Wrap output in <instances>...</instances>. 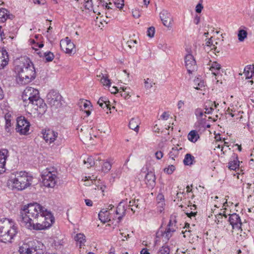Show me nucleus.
I'll return each instance as SVG.
<instances>
[{
    "label": "nucleus",
    "mask_w": 254,
    "mask_h": 254,
    "mask_svg": "<svg viewBox=\"0 0 254 254\" xmlns=\"http://www.w3.org/2000/svg\"><path fill=\"white\" fill-rule=\"evenodd\" d=\"M74 240L76 242L77 245H79L80 248L85 245L86 242L85 236L83 234L78 233L76 235L74 238Z\"/></svg>",
    "instance_id": "a878e982"
},
{
    "label": "nucleus",
    "mask_w": 254,
    "mask_h": 254,
    "mask_svg": "<svg viewBox=\"0 0 254 254\" xmlns=\"http://www.w3.org/2000/svg\"><path fill=\"white\" fill-rule=\"evenodd\" d=\"M84 164L86 165V167L89 168L95 164L94 159L92 156L87 157L86 159L83 161Z\"/></svg>",
    "instance_id": "72a5a7b5"
},
{
    "label": "nucleus",
    "mask_w": 254,
    "mask_h": 254,
    "mask_svg": "<svg viewBox=\"0 0 254 254\" xmlns=\"http://www.w3.org/2000/svg\"><path fill=\"white\" fill-rule=\"evenodd\" d=\"M22 98L24 106L31 104L39 114L43 115L47 110V105L39 96V91L32 87H27L23 92Z\"/></svg>",
    "instance_id": "7ed1b4c3"
},
{
    "label": "nucleus",
    "mask_w": 254,
    "mask_h": 254,
    "mask_svg": "<svg viewBox=\"0 0 254 254\" xmlns=\"http://www.w3.org/2000/svg\"><path fill=\"white\" fill-rule=\"evenodd\" d=\"M210 63L209 66L208 68H209V70L211 71L212 74L216 77L220 74V70L221 68V66L216 62H211L210 61ZM215 79H216L217 78L215 77Z\"/></svg>",
    "instance_id": "6ab92c4d"
},
{
    "label": "nucleus",
    "mask_w": 254,
    "mask_h": 254,
    "mask_svg": "<svg viewBox=\"0 0 254 254\" xmlns=\"http://www.w3.org/2000/svg\"><path fill=\"white\" fill-rule=\"evenodd\" d=\"M20 254H41L37 251L35 248L30 247L29 244L24 243L19 248Z\"/></svg>",
    "instance_id": "dca6fc26"
},
{
    "label": "nucleus",
    "mask_w": 254,
    "mask_h": 254,
    "mask_svg": "<svg viewBox=\"0 0 254 254\" xmlns=\"http://www.w3.org/2000/svg\"><path fill=\"white\" fill-rule=\"evenodd\" d=\"M139 125V120L137 118H132L128 124L129 127L135 131L136 132L138 131Z\"/></svg>",
    "instance_id": "4be33fe9"
},
{
    "label": "nucleus",
    "mask_w": 254,
    "mask_h": 254,
    "mask_svg": "<svg viewBox=\"0 0 254 254\" xmlns=\"http://www.w3.org/2000/svg\"><path fill=\"white\" fill-rule=\"evenodd\" d=\"M92 0H87L85 3V8L89 9L92 7Z\"/></svg>",
    "instance_id": "603ef678"
},
{
    "label": "nucleus",
    "mask_w": 254,
    "mask_h": 254,
    "mask_svg": "<svg viewBox=\"0 0 254 254\" xmlns=\"http://www.w3.org/2000/svg\"><path fill=\"white\" fill-rule=\"evenodd\" d=\"M112 168V165L110 162L106 161L103 164V165L102 167V170L105 172H108Z\"/></svg>",
    "instance_id": "c9c22d12"
},
{
    "label": "nucleus",
    "mask_w": 254,
    "mask_h": 254,
    "mask_svg": "<svg viewBox=\"0 0 254 254\" xmlns=\"http://www.w3.org/2000/svg\"><path fill=\"white\" fill-rule=\"evenodd\" d=\"M44 55L47 62H51L54 58V54L50 52L45 53Z\"/></svg>",
    "instance_id": "a19ab883"
},
{
    "label": "nucleus",
    "mask_w": 254,
    "mask_h": 254,
    "mask_svg": "<svg viewBox=\"0 0 254 254\" xmlns=\"http://www.w3.org/2000/svg\"><path fill=\"white\" fill-rule=\"evenodd\" d=\"M17 233V229L14 221L6 218L0 219V242H11Z\"/></svg>",
    "instance_id": "20e7f679"
},
{
    "label": "nucleus",
    "mask_w": 254,
    "mask_h": 254,
    "mask_svg": "<svg viewBox=\"0 0 254 254\" xmlns=\"http://www.w3.org/2000/svg\"><path fill=\"white\" fill-rule=\"evenodd\" d=\"M163 154L161 151H157L155 153V156L157 159H160L163 157Z\"/></svg>",
    "instance_id": "5fc2aeb1"
},
{
    "label": "nucleus",
    "mask_w": 254,
    "mask_h": 254,
    "mask_svg": "<svg viewBox=\"0 0 254 254\" xmlns=\"http://www.w3.org/2000/svg\"><path fill=\"white\" fill-rule=\"evenodd\" d=\"M155 83L153 82V81L151 79L147 78L144 79V84H145L144 85H145V88L147 89H150L151 87H152L153 85Z\"/></svg>",
    "instance_id": "e433bc0d"
},
{
    "label": "nucleus",
    "mask_w": 254,
    "mask_h": 254,
    "mask_svg": "<svg viewBox=\"0 0 254 254\" xmlns=\"http://www.w3.org/2000/svg\"><path fill=\"white\" fill-rule=\"evenodd\" d=\"M33 177L28 175L26 172L20 171L16 172L14 178H11L7 181V185L13 189L22 190L32 184Z\"/></svg>",
    "instance_id": "39448f33"
},
{
    "label": "nucleus",
    "mask_w": 254,
    "mask_h": 254,
    "mask_svg": "<svg viewBox=\"0 0 254 254\" xmlns=\"http://www.w3.org/2000/svg\"><path fill=\"white\" fill-rule=\"evenodd\" d=\"M235 112L237 111L233 110L232 109L228 108L226 112V115H230L232 117V114H235Z\"/></svg>",
    "instance_id": "6e6d98bb"
},
{
    "label": "nucleus",
    "mask_w": 254,
    "mask_h": 254,
    "mask_svg": "<svg viewBox=\"0 0 254 254\" xmlns=\"http://www.w3.org/2000/svg\"><path fill=\"white\" fill-rule=\"evenodd\" d=\"M15 71L17 74V81L21 84H26L36 77L34 65L27 57L21 58L16 62Z\"/></svg>",
    "instance_id": "f03ea898"
},
{
    "label": "nucleus",
    "mask_w": 254,
    "mask_h": 254,
    "mask_svg": "<svg viewBox=\"0 0 254 254\" xmlns=\"http://www.w3.org/2000/svg\"><path fill=\"white\" fill-rule=\"evenodd\" d=\"M187 54L185 58V66L189 73L190 74L197 68L196 61L191 54L190 50L187 49Z\"/></svg>",
    "instance_id": "1a4fd4ad"
},
{
    "label": "nucleus",
    "mask_w": 254,
    "mask_h": 254,
    "mask_svg": "<svg viewBox=\"0 0 254 254\" xmlns=\"http://www.w3.org/2000/svg\"><path fill=\"white\" fill-rule=\"evenodd\" d=\"M62 96L57 93H50L47 95L48 103L55 109L61 107Z\"/></svg>",
    "instance_id": "f8f14e48"
},
{
    "label": "nucleus",
    "mask_w": 254,
    "mask_h": 254,
    "mask_svg": "<svg viewBox=\"0 0 254 254\" xmlns=\"http://www.w3.org/2000/svg\"><path fill=\"white\" fill-rule=\"evenodd\" d=\"M158 254H170V249L168 246H163L159 251Z\"/></svg>",
    "instance_id": "58836bf2"
},
{
    "label": "nucleus",
    "mask_w": 254,
    "mask_h": 254,
    "mask_svg": "<svg viewBox=\"0 0 254 254\" xmlns=\"http://www.w3.org/2000/svg\"><path fill=\"white\" fill-rule=\"evenodd\" d=\"M205 109V113L209 114L212 113V111L214 110V108L211 106H210V107L207 108V106H206Z\"/></svg>",
    "instance_id": "864d4df0"
},
{
    "label": "nucleus",
    "mask_w": 254,
    "mask_h": 254,
    "mask_svg": "<svg viewBox=\"0 0 254 254\" xmlns=\"http://www.w3.org/2000/svg\"><path fill=\"white\" fill-rule=\"evenodd\" d=\"M21 224L29 230H42L50 227L54 217L45 207L37 203L29 204L21 212Z\"/></svg>",
    "instance_id": "f257e3e1"
},
{
    "label": "nucleus",
    "mask_w": 254,
    "mask_h": 254,
    "mask_svg": "<svg viewBox=\"0 0 254 254\" xmlns=\"http://www.w3.org/2000/svg\"><path fill=\"white\" fill-rule=\"evenodd\" d=\"M213 42L212 41L211 38L208 39V40L206 41L205 43V46L206 47H209L210 45H212Z\"/></svg>",
    "instance_id": "680f3d73"
},
{
    "label": "nucleus",
    "mask_w": 254,
    "mask_h": 254,
    "mask_svg": "<svg viewBox=\"0 0 254 254\" xmlns=\"http://www.w3.org/2000/svg\"><path fill=\"white\" fill-rule=\"evenodd\" d=\"M102 75L101 78L100 79L101 82L104 86H109L110 85V81L108 79V77Z\"/></svg>",
    "instance_id": "4c0bfd02"
},
{
    "label": "nucleus",
    "mask_w": 254,
    "mask_h": 254,
    "mask_svg": "<svg viewBox=\"0 0 254 254\" xmlns=\"http://www.w3.org/2000/svg\"><path fill=\"white\" fill-rule=\"evenodd\" d=\"M91 107L90 102L87 100L83 103L82 105H81V110L82 111H84L85 113L86 114V116L87 117L91 114V112L89 110Z\"/></svg>",
    "instance_id": "7c9ffc66"
},
{
    "label": "nucleus",
    "mask_w": 254,
    "mask_h": 254,
    "mask_svg": "<svg viewBox=\"0 0 254 254\" xmlns=\"http://www.w3.org/2000/svg\"><path fill=\"white\" fill-rule=\"evenodd\" d=\"M155 176L153 172H148L145 176V182L149 187H153L155 184Z\"/></svg>",
    "instance_id": "aec40b11"
},
{
    "label": "nucleus",
    "mask_w": 254,
    "mask_h": 254,
    "mask_svg": "<svg viewBox=\"0 0 254 254\" xmlns=\"http://www.w3.org/2000/svg\"><path fill=\"white\" fill-rule=\"evenodd\" d=\"M194 162V157L191 154H187L184 159L183 162L185 165L190 166L193 164Z\"/></svg>",
    "instance_id": "c756f323"
},
{
    "label": "nucleus",
    "mask_w": 254,
    "mask_h": 254,
    "mask_svg": "<svg viewBox=\"0 0 254 254\" xmlns=\"http://www.w3.org/2000/svg\"><path fill=\"white\" fill-rule=\"evenodd\" d=\"M176 223L177 220L176 216L172 215L170 217L169 222L165 230L164 231L159 230L156 234L157 237L161 238L163 242H168L178 229Z\"/></svg>",
    "instance_id": "0eeeda50"
},
{
    "label": "nucleus",
    "mask_w": 254,
    "mask_h": 254,
    "mask_svg": "<svg viewBox=\"0 0 254 254\" xmlns=\"http://www.w3.org/2000/svg\"><path fill=\"white\" fill-rule=\"evenodd\" d=\"M114 3L116 6L119 8H122L124 5V0H115Z\"/></svg>",
    "instance_id": "c03bdc74"
},
{
    "label": "nucleus",
    "mask_w": 254,
    "mask_h": 254,
    "mask_svg": "<svg viewBox=\"0 0 254 254\" xmlns=\"http://www.w3.org/2000/svg\"><path fill=\"white\" fill-rule=\"evenodd\" d=\"M147 36L150 38H152L155 33V28L153 26L150 27L147 30Z\"/></svg>",
    "instance_id": "a18cd8bd"
},
{
    "label": "nucleus",
    "mask_w": 254,
    "mask_h": 254,
    "mask_svg": "<svg viewBox=\"0 0 254 254\" xmlns=\"http://www.w3.org/2000/svg\"><path fill=\"white\" fill-rule=\"evenodd\" d=\"M85 179L84 180V181L86 182L85 185L86 186H89L90 185V183L88 182L89 181H91V183H93V181H94L95 182H96L95 180H96L97 177H95L94 176H92L85 177Z\"/></svg>",
    "instance_id": "ea45409f"
},
{
    "label": "nucleus",
    "mask_w": 254,
    "mask_h": 254,
    "mask_svg": "<svg viewBox=\"0 0 254 254\" xmlns=\"http://www.w3.org/2000/svg\"><path fill=\"white\" fill-rule=\"evenodd\" d=\"M184 105V102L182 101H179L178 103V107L179 109H181Z\"/></svg>",
    "instance_id": "774afa93"
},
{
    "label": "nucleus",
    "mask_w": 254,
    "mask_h": 254,
    "mask_svg": "<svg viewBox=\"0 0 254 254\" xmlns=\"http://www.w3.org/2000/svg\"><path fill=\"white\" fill-rule=\"evenodd\" d=\"M35 3L38 4H43L45 3V0H33Z\"/></svg>",
    "instance_id": "e2e57ef3"
},
{
    "label": "nucleus",
    "mask_w": 254,
    "mask_h": 254,
    "mask_svg": "<svg viewBox=\"0 0 254 254\" xmlns=\"http://www.w3.org/2000/svg\"><path fill=\"white\" fill-rule=\"evenodd\" d=\"M127 209H129V208L128 207L127 200L122 201L119 203L116 211V214L119 216L118 218L119 220H121L126 215Z\"/></svg>",
    "instance_id": "2eb2a0df"
},
{
    "label": "nucleus",
    "mask_w": 254,
    "mask_h": 254,
    "mask_svg": "<svg viewBox=\"0 0 254 254\" xmlns=\"http://www.w3.org/2000/svg\"><path fill=\"white\" fill-rule=\"evenodd\" d=\"M60 46L61 49L66 54H70L75 52L74 44L67 37L61 41Z\"/></svg>",
    "instance_id": "9b49d317"
},
{
    "label": "nucleus",
    "mask_w": 254,
    "mask_h": 254,
    "mask_svg": "<svg viewBox=\"0 0 254 254\" xmlns=\"http://www.w3.org/2000/svg\"><path fill=\"white\" fill-rule=\"evenodd\" d=\"M182 150V147L178 148V146L173 147L169 153V158L173 160H175L180 154V151Z\"/></svg>",
    "instance_id": "5701e85b"
},
{
    "label": "nucleus",
    "mask_w": 254,
    "mask_h": 254,
    "mask_svg": "<svg viewBox=\"0 0 254 254\" xmlns=\"http://www.w3.org/2000/svg\"><path fill=\"white\" fill-rule=\"evenodd\" d=\"M156 199L158 201H164V196L162 194H159L156 198Z\"/></svg>",
    "instance_id": "4d7b16f0"
},
{
    "label": "nucleus",
    "mask_w": 254,
    "mask_h": 254,
    "mask_svg": "<svg viewBox=\"0 0 254 254\" xmlns=\"http://www.w3.org/2000/svg\"><path fill=\"white\" fill-rule=\"evenodd\" d=\"M209 48L210 49V50H214L216 52H219V51H218L217 49V47L213 44H212V45H210Z\"/></svg>",
    "instance_id": "338daca9"
},
{
    "label": "nucleus",
    "mask_w": 254,
    "mask_h": 254,
    "mask_svg": "<svg viewBox=\"0 0 254 254\" xmlns=\"http://www.w3.org/2000/svg\"><path fill=\"white\" fill-rule=\"evenodd\" d=\"M165 206L164 201H158L157 202V207L159 209V211L161 213L164 210V207Z\"/></svg>",
    "instance_id": "09e8293b"
},
{
    "label": "nucleus",
    "mask_w": 254,
    "mask_h": 254,
    "mask_svg": "<svg viewBox=\"0 0 254 254\" xmlns=\"http://www.w3.org/2000/svg\"><path fill=\"white\" fill-rule=\"evenodd\" d=\"M42 133L45 141L50 144L54 142L58 135L57 132L50 129L43 130Z\"/></svg>",
    "instance_id": "ddd939ff"
},
{
    "label": "nucleus",
    "mask_w": 254,
    "mask_h": 254,
    "mask_svg": "<svg viewBox=\"0 0 254 254\" xmlns=\"http://www.w3.org/2000/svg\"><path fill=\"white\" fill-rule=\"evenodd\" d=\"M229 221L232 226L233 230L237 231V234L239 231L241 232L242 229L241 226L242 223L240 216L236 213H233L229 215Z\"/></svg>",
    "instance_id": "9d476101"
},
{
    "label": "nucleus",
    "mask_w": 254,
    "mask_h": 254,
    "mask_svg": "<svg viewBox=\"0 0 254 254\" xmlns=\"http://www.w3.org/2000/svg\"><path fill=\"white\" fill-rule=\"evenodd\" d=\"M121 89H122L123 91L124 92V93H121V96H123L125 99H128L130 97V96L129 95V94L126 92V90L127 89L126 87V88L122 87V88H121Z\"/></svg>",
    "instance_id": "8fccbe9b"
},
{
    "label": "nucleus",
    "mask_w": 254,
    "mask_h": 254,
    "mask_svg": "<svg viewBox=\"0 0 254 254\" xmlns=\"http://www.w3.org/2000/svg\"><path fill=\"white\" fill-rule=\"evenodd\" d=\"M244 74L247 79L253 78L254 76V66L251 65L246 66L244 68Z\"/></svg>",
    "instance_id": "b1692460"
},
{
    "label": "nucleus",
    "mask_w": 254,
    "mask_h": 254,
    "mask_svg": "<svg viewBox=\"0 0 254 254\" xmlns=\"http://www.w3.org/2000/svg\"><path fill=\"white\" fill-rule=\"evenodd\" d=\"M95 184L96 186V187H97L98 189L100 190L102 192L104 191V190H105V189L106 188V186H104V185H97L96 183Z\"/></svg>",
    "instance_id": "13d9d810"
},
{
    "label": "nucleus",
    "mask_w": 254,
    "mask_h": 254,
    "mask_svg": "<svg viewBox=\"0 0 254 254\" xmlns=\"http://www.w3.org/2000/svg\"><path fill=\"white\" fill-rule=\"evenodd\" d=\"M202 0H199V2L195 6V11L197 13H200L203 8V6L202 4Z\"/></svg>",
    "instance_id": "49530a36"
},
{
    "label": "nucleus",
    "mask_w": 254,
    "mask_h": 254,
    "mask_svg": "<svg viewBox=\"0 0 254 254\" xmlns=\"http://www.w3.org/2000/svg\"><path fill=\"white\" fill-rule=\"evenodd\" d=\"M9 57L8 53L4 49H0V69H3L8 64Z\"/></svg>",
    "instance_id": "f3484780"
},
{
    "label": "nucleus",
    "mask_w": 254,
    "mask_h": 254,
    "mask_svg": "<svg viewBox=\"0 0 254 254\" xmlns=\"http://www.w3.org/2000/svg\"><path fill=\"white\" fill-rule=\"evenodd\" d=\"M139 201V200L138 199L131 200L129 201L128 207L130 208L133 213L135 211V210L133 208V206H134L136 208H140Z\"/></svg>",
    "instance_id": "2f4dec72"
},
{
    "label": "nucleus",
    "mask_w": 254,
    "mask_h": 254,
    "mask_svg": "<svg viewBox=\"0 0 254 254\" xmlns=\"http://www.w3.org/2000/svg\"><path fill=\"white\" fill-rule=\"evenodd\" d=\"M247 35L248 33L247 31L243 29L239 30L238 33V37L239 41L240 42H243L245 40V39L247 38Z\"/></svg>",
    "instance_id": "473e14b6"
},
{
    "label": "nucleus",
    "mask_w": 254,
    "mask_h": 254,
    "mask_svg": "<svg viewBox=\"0 0 254 254\" xmlns=\"http://www.w3.org/2000/svg\"><path fill=\"white\" fill-rule=\"evenodd\" d=\"M240 165V161L238 160L237 155H234L233 160H231L229 162L228 167L230 170H235L239 168Z\"/></svg>",
    "instance_id": "bb28decb"
},
{
    "label": "nucleus",
    "mask_w": 254,
    "mask_h": 254,
    "mask_svg": "<svg viewBox=\"0 0 254 254\" xmlns=\"http://www.w3.org/2000/svg\"><path fill=\"white\" fill-rule=\"evenodd\" d=\"M140 254H150L148 249L146 248H143L140 251Z\"/></svg>",
    "instance_id": "0e129e2a"
},
{
    "label": "nucleus",
    "mask_w": 254,
    "mask_h": 254,
    "mask_svg": "<svg viewBox=\"0 0 254 254\" xmlns=\"http://www.w3.org/2000/svg\"><path fill=\"white\" fill-rule=\"evenodd\" d=\"M194 113L197 118H202L203 115V110L200 108L195 109Z\"/></svg>",
    "instance_id": "de8ad7c7"
},
{
    "label": "nucleus",
    "mask_w": 254,
    "mask_h": 254,
    "mask_svg": "<svg viewBox=\"0 0 254 254\" xmlns=\"http://www.w3.org/2000/svg\"><path fill=\"white\" fill-rule=\"evenodd\" d=\"M160 17L163 25L168 27H172L173 17L170 12L166 10H163L160 13Z\"/></svg>",
    "instance_id": "4468645a"
},
{
    "label": "nucleus",
    "mask_w": 254,
    "mask_h": 254,
    "mask_svg": "<svg viewBox=\"0 0 254 254\" xmlns=\"http://www.w3.org/2000/svg\"><path fill=\"white\" fill-rule=\"evenodd\" d=\"M121 235L122 236V237H123V239H122V240L123 241H125V240H127V237H129V234H125L124 233H121Z\"/></svg>",
    "instance_id": "69168bd1"
},
{
    "label": "nucleus",
    "mask_w": 254,
    "mask_h": 254,
    "mask_svg": "<svg viewBox=\"0 0 254 254\" xmlns=\"http://www.w3.org/2000/svg\"><path fill=\"white\" fill-rule=\"evenodd\" d=\"M42 183L47 188H54L59 181L57 170L54 167L47 168L42 173Z\"/></svg>",
    "instance_id": "423d86ee"
},
{
    "label": "nucleus",
    "mask_w": 254,
    "mask_h": 254,
    "mask_svg": "<svg viewBox=\"0 0 254 254\" xmlns=\"http://www.w3.org/2000/svg\"><path fill=\"white\" fill-rule=\"evenodd\" d=\"M30 124L24 117H19L17 119L16 130L21 135L29 134Z\"/></svg>",
    "instance_id": "6e6552de"
},
{
    "label": "nucleus",
    "mask_w": 254,
    "mask_h": 254,
    "mask_svg": "<svg viewBox=\"0 0 254 254\" xmlns=\"http://www.w3.org/2000/svg\"><path fill=\"white\" fill-rule=\"evenodd\" d=\"M188 138L190 142L195 143L199 138V135L197 131L192 130L189 133Z\"/></svg>",
    "instance_id": "c85d7f7f"
},
{
    "label": "nucleus",
    "mask_w": 254,
    "mask_h": 254,
    "mask_svg": "<svg viewBox=\"0 0 254 254\" xmlns=\"http://www.w3.org/2000/svg\"><path fill=\"white\" fill-rule=\"evenodd\" d=\"M169 116L170 114L169 112H164L161 116V118L163 120H167L169 119Z\"/></svg>",
    "instance_id": "3c124183"
},
{
    "label": "nucleus",
    "mask_w": 254,
    "mask_h": 254,
    "mask_svg": "<svg viewBox=\"0 0 254 254\" xmlns=\"http://www.w3.org/2000/svg\"><path fill=\"white\" fill-rule=\"evenodd\" d=\"M194 84L196 86L194 88L197 90H202V88L204 87V82L199 78L195 79L194 80Z\"/></svg>",
    "instance_id": "f704fd0d"
},
{
    "label": "nucleus",
    "mask_w": 254,
    "mask_h": 254,
    "mask_svg": "<svg viewBox=\"0 0 254 254\" xmlns=\"http://www.w3.org/2000/svg\"><path fill=\"white\" fill-rule=\"evenodd\" d=\"M8 11L5 8L0 9V22H4L8 18L11 19L13 16L12 15L8 14Z\"/></svg>",
    "instance_id": "cd10ccee"
},
{
    "label": "nucleus",
    "mask_w": 254,
    "mask_h": 254,
    "mask_svg": "<svg viewBox=\"0 0 254 254\" xmlns=\"http://www.w3.org/2000/svg\"><path fill=\"white\" fill-rule=\"evenodd\" d=\"M196 214H197V212L196 211H195V212L191 211L190 213H186L187 216L189 217H190V218H191V217H194L196 215Z\"/></svg>",
    "instance_id": "bf43d9fd"
},
{
    "label": "nucleus",
    "mask_w": 254,
    "mask_h": 254,
    "mask_svg": "<svg viewBox=\"0 0 254 254\" xmlns=\"http://www.w3.org/2000/svg\"><path fill=\"white\" fill-rule=\"evenodd\" d=\"M242 113L240 111L235 112V114H232V117L234 118L236 121L240 120L242 118Z\"/></svg>",
    "instance_id": "79ce46f5"
},
{
    "label": "nucleus",
    "mask_w": 254,
    "mask_h": 254,
    "mask_svg": "<svg viewBox=\"0 0 254 254\" xmlns=\"http://www.w3.org/2000/svg\"><path fill=\"white\" fill-rule=\"evenodd\" d=\"M85 202L86 204V205L89 206H91L92 205V201L90 199H85Z\"/></svg>",
    "instance_id": "052dcab7"
},
{
    "label": "nucleus",
    "mask_w": 254,
    "mask_h": 254,
    "mask_svg": "<svg viewBox=\"0 0 254 254\" xmlns=\"http://www.w3.org/2000/svg\"><path fill=\"white\" fill-rule=\"evenodd\" d=\"M7 154V150L1 149L0 150V174L5 171V165Z\"/></svg>",
    "instance_id": "a211bd4d"
},
{
    "label": "nucleus",
    "mask_w": 254,
    "mask_h": 254,
    "mask_svg": "<svg viewBox=\"0 0 254 254\" xmlns=\"http://www.w3.org/2000/svg\"><path fill=\"white\" fill-rule=\"evenodd\" d=\"M98 104L103 109L106 108L107 109L111 110L110 102L109 100L104 97H101L99 98L97 102Z\"/></svg>",
    "instance_id": "393cba45"
},
{
    "label": "nucleus",
    "mask_w": 254,
    "mask_h": 254,
    "mask_svg": "<svg viewBox=\"0 0 254 254\" xmlns=\"http://www.w3.org/2000/svg\"><path fill=\"white\" fill-rule=\"evenodd\" d=\"M98 217L101 221L104 223L110 220L109 212L105 209H103L100 211Z\"/></svg>",
    "instance_id": "412c9836"
},
{
    "label": "nucleus",
    "mask_w": 254,
    "mask_h": 254,
    "mask_svg": "<svg viewBox=\"0 0 254 254\" xmlns=\"http://www.w3.org/2000/svg\"><path fill=\"white\" fill-rule=\"evenodd\" d=\"M175 170V167L173 165H170L168 167L164 169V172L168 174H171Z\"/></svg>",
    "instance_id": "37998d69"
}]
</instances>
